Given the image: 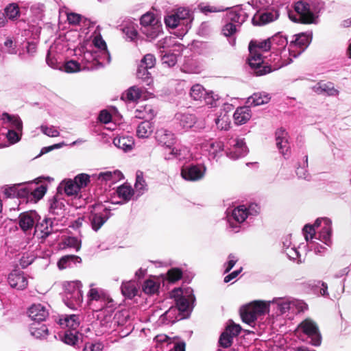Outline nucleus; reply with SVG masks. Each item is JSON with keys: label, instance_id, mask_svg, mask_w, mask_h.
I'll return each instance as SVG.
<instances>
[{"label": "nucleus", "instance_id": "obj_1", "mask_svg": "<svg viewBox=\"0 0 351 351\" xmlns=\"http://www.w3.org/2000/svg\"><path fill=\"white\" fill-rule=\"evenodd\" d=\"M270 49H271V45L269 38L252 40L250 43L248 62L256 75H263L271 72V69L268 66L263 65V53L267 52Z\"/></svg>", "mask_w": 351, "mask_h": 351}, {"label": "nucleus", "instance_id": "obj_2", "mask_svg": "<svg viewBox=\"0 0 351 351\" xmlns=\"http://www.w3.org/2000/svg\"><path fill=\"white\" fill-rule=\"evenodd\" d=\"M91 42V49H89V54L95 63L93 65L98 64L101 66L109 64L110 62V56L108 50L107 44L103 38L99 26H97L95 30L92 33L89 38Z\"/></svg>", "mask_w": 351, "mask_h": 351}, {"label": "nucleus", "instance_id": "obj_3", "mask_svg": "<svg viewBox=\"0 0 351 351\" xmlns=\"http://www.w3.org/2000/svg\"><path fill=\"white\" fill-rule=\"evenodd\" d=\"M269 308L271 306L277 315H283L288 311L292 313H299L307 308V305L302 300L291 298H274L271 301H267Z\"/></svg>", "mask_w": 351, "mask_h": 351}, {"label": "nucleus", "instance_id": "obj_4", "mask_svg": "<svg viewBox=\"0 0 351 351\" xmlns=\"http://www.w3.org/2000/svg\"><path fill=\"white\" fill-rule=\"evenodd\" d=\"M62 301L72 310L78 309L82 303L80 283L78 282H65L63 284Z\"/></svg>", "mask_w": 351, "mask_h": 351}, {"label": "nucleus", "instance_id": "obj_5", "mask_svg": "<svg viewBox=\"0 0 351 351\" xmlns=\"http://www.w3.org/2000/svg\"><path fill=\"white\" fill-rule=\"evenodd\" d=\"M88 184V174L80 173L74 179H64L57 188L58 193H64L67 196L77 195L81 189Z\"/></svg>", "mask_w": 351, "mask_h": 351}, {"label": "nucleus", "instance_id": "obj_6", "mask_svg": "<svg viewBox=\"0 0 351 351\" xmlns=\"http://www.w3.org/2000/svg\"><path fill=\"white\" fill-rule=\"evenodd\" d=\"M322 8V4L313 2L298 1L295 5V10L299 14L300 20L304 23H315Z\"/></svg>", "mask_w": 351, "mask_h": 351}, {"label": "nucleus", "instance_id": "obj_7", "mask_svg": "<svg viewBox=\"0 0 351 351\" xmlns=\"http://www.w3.org/2000/svg\"><path fill=\"white\" fill-rule=\"evenodd\" d=\"M269 311V304L265 301H254L245 306L241 311V316L243 322L252 325L258 316Z\"/></svg>", "mask_w": 351, "mask_h": 351}, {"label": "nucleus", "instance_id": "obj_8", "mask_svg": "<svg viewBox=\"0 0 351 351\" xmlns=\"http://www.w3.org/2000/svg\"><path fill=\"white\" fill-rule=\"evenodd\" d=\"M193 18L190 12L186 8H179L174 14L167 16L165 19V24L167 27L174 29L178 26L184 27L185 32L190 28V24Z\"/></svg>", "mask_w": 351, "mask_h": 351}, {"label": "nucleus", "instance_id": "obj_9", "mask_svg": "<svg viewBox=\"0 0 351 351\" xmlns=\"http://www.w3.org/2000/svg\"><path fill=\"white\" fill-rule=\"evenodd\" d=\"M298 331L303 333L309 339V343L318 346L322 342V335L317 324L311 319L307 318L298 326Z\"/></svg>", "mask_w": 351, "mask_h": 351}, {"label": "nucleus", "instance_id": "obj_10", "mask_svg": "<svg viewBox=\"0 0 351 351\" xmlns=\"http://www.w3.org/2000/svg\"><path fill=\"white\" fill-rule=\"evenodd\" d=\"M171 298H174L178 309L180 311H187L191 303L194 300L193 290L191 288H186L184 290L178 288L174 289L170 293Z\"/></svg>", "mask_w": 351, "mask_h": 351}, {"label": "nucleus", "instance_id": "obj_11", "mask_svg": "<svg viewBox=\"0 0 351 351\" xmlns=\"http://www.w3.org/2000/svg\"><path fill=\"white\" fill-rule=\"evenodd\" d=\"M91 227L93 230L97 231L109 219L110 210L101 203L92 206Z\"/></svg>", "mask_w": 351, "mask_h": 351}, {"label": "nucleus", "instance_id": "obj_12", "mask_svg": "<svg viewBox=\"0 0 351 351\" xmlns=\"http://www.w3.org/2000/svg\"><path fill=\"white\" fill-rule=\"evenodd\" d=\"M206 171L207 168L203 164L189 165L182 168L181 176L186 181L197 182L204 178Z\"/></svg>", "mask_w": 351, "mask_h": 351}, {"label": "nucleus", "instance_id": "obj_13", "mask_svg": "<svg viewBox=\"0 0 351 351\" xmlns=\"http://www.w3.org/2000/svg\"><path fill=\"white\" fill-rule=\"evenodd\" d=\"M228 148L226 155L231 159L237 160L247 155L248 149L243 139L233 138L228 139L227 142Z\"/></svg>", "mask_w": 351, "mask_h": 351}, {"label": "nucleus", "instance_id": "obj_14", "mask_svg": "<svg viewBox=\"0 0 351 351\" xmlns=\"http://www.w3.org/2000/svg\"><path fill=\"white\" fill-rule=\"evenodd\" d=\"M59 230L56 218H45L36 223L34 234L41 239H46L49 235Z\"/></svg>", "mask_w": 351, "mask_h": 351}, {"label": "nucleus", "instance_id": "obj_15", "mask_svg": "<svg viewBox=\"0 0 351 351\" xmlns=\"http://www.w3.org/2000/svg\"><path fill=\"white\" fill-rule=\"evenodd\" d=\"M123 173L119 170L101 171L99 173L89 175V182L96 181L98 184H113L123 178Z\"/></svg>", "mask_w": 351, "mask_h": 351}, {"label": "nucleus", "instance_id": "obj_16", "mask_svg": "<svg viewBox=\"0 0 351 351\" xmlns=\"http://www.w3.org/2000/svg\"><path fill=\"white\" fill-rule=\"evenodd\" d=\"M259 213L256 204H251L248 207L244 205L239 206L232 211L231 217L238 223H243L250 215H256Z\"/></svg>", "mask_w": 351, "mask_h": 351}, {"label": "nucleus", "instance_id": "obj_17", "mask_svg": "<svg viewBox=\"0 0 351 351\" xmlns=\"http://www.w3.org/2000/svg\"><path fill=\"white\" fill-rule=\"evenodd\" d=\"M38 217L36 212H25L19 215V226L24 233L31 234L33 228H35Z\"/></svg>", "mask_w": 351, "mask_h": 351}, {"label": "nucleus", "instance_id": "obj_18", "mask_svg": "<svg viewBox=\"0 0 351 351\" xmlns=\"http://www.w3.org/2000/svg\"><path fill=\"white\" fill-rule=\"evenodd\" d=\"M315 227L322 226V230L319 234V239L327 245L331 244L332 235V221L330 219L318 218L314 223Z\"/></svg>", "mask_w": 351, "mask_h": 351}, {"label": "nucleus", "instance_id": "obj_19", "mask_svg": "<svg viewBox=\"0 0 351 351\" xmlns=\"http://www.w3.org/2000/svg\"><path fill=\"white\" fill-rule=\"evenodd\" d=\"M8 282L11 287L18 290L25 289L28 285L27 278L23 271L13 270L8 277Z\"/></svg>", "mask_w": 351, "mask_h": 351}, {"label": "nucleus", "instance_id": "obj_20", "mask_svg": "<svg viewBox=\"0 0 351 351\" xmlns=\"http://www.w3.org/2000/svg\"><path fill=\"white\" fill-rule=\"evenodd\" d=\"M28 315L34 323L45 321L49 316L46 306L41 304H34L28 309Z\"/></svg>", "mask_w": 351, "mask_h": 351}, {"label": "nucleus", "instance_id": "obj_21", "mask_svg": "<svg viewBox=\"0 0 351 351\" xmlns=\"http://www.w3.org/2000/svg\"><path fill=\"white\" fill-rule=\"evenodd\" d=\"M278 16V12L276 9L272 8L263 13L255 14L252 21L254 25H264L276 21Z\"/></svg>", "mask_w": 351, "mask_h": 351}, {"label": "nucleus", "instance_id": "obj_22", "mask_svg": "<svg viewBox=\"0 0 351 351\" xmlns=\"http://www.w3.org/2000/svg\"><path fill=\"white\" fill-rule=\"evenodd\" d=\"M202 147L208 152L213 158H217L222 155L224 149V145L222 141L210 139L202 144Z\"/></svg>", "mask_w": 351, "mask_h": 351}, {"label": "nucleus", "instance_id": "obj_23", "mask_svg": "<svg viewBox=\"0 0 351 351\" xmlns=\"http://www.w3.org/2000/svg\"><path fill=\"white\" fill-rule=\"evenodd\" d=\"M276 145L280 153L285 157L289 154V143L288 133L283 129H278L276 132Z\"/></svg>", "mask_w": 351, "mask_h": 351}, {"label": "nucleus", "instance_id": "obj_24", "mask_svg": "<svg viewBox=\"0 0 351 351\" xmlns=\"http://www.w3.org/2000/svg\"><path fill=\"white\" fill-rule=\"evenodd\" d=\"M156 139L165 149H171V146H173L176 142L174 134L164 128L157 130Z\"/></svg>", "mask_w": 351, "mask_h": 351}, {"label": "nucleus", "instance_id": "obj_25", "mask_svg": "<svg viewBox=\"0 0 351 351\" xmlns=\"http://www.w3.org/2000/svg\"><path fill=\"white\" fill-rule=\"evenodd\" d=\"M1 120L3 123L10 129L17 130L22 132L23 130V122L21 118L18 115H12L7 112H3L1 115Z\"/></svg>", "mask_w": 351, "mask_h": 351}, {"label": "nucleus", "instance_id": "obj_26", "mask_svg": "<svg viewBox=\"0 0 351 351\" xmlns=\"http://www.w3.org/2000/svg\"><path fill=\"white\" fill-rule=\"evenodd\" d=\"M247 17L248 14L245 9L241 7H237L228 13V18L231 23L237 24L239 27Z\"/></svg>", "mask_w": 351, "mask_h": 351}, {"label": "nucleus", "instance_id": "obj_27", "mask_svg": "<svg viewBox=\"0 0 351 351\" xmlns=\"http://www.w3.org/2000/svg\"><path fill=\"white\" fill-rule=\"evenodd\" d=\"M62 328H68L67 330H77L80 325L79 317L77 315H61L58 322Z\"/></svg>", "mask_w": 351, "mask_h": 351}, {"label": "nucleus", "instance_id": "obj_28", "mask_svg": "<svg viewBox=\"0 0 351 351\" xmlns=\"http://www.w3.org/2000/svg\"><path fill=\"white\" fill-rule=\"evenodd\" d=\"M60 194L58 193L49 201V213L53 215H62L64 211V202L60 197Z\"/></svg>", "mask_w": 351, "mask_h": 351}, {"label": "nucleus", "instance_id": "obj_29", "mask_svg": "<svg viewBox=\"0 0 351 351\" xmlns=\"http://www.w3.org/2000/svg\"><path fill=\"white\" fill-rule=\"evenodd\" d=\"M252 117V112L248 106L237 108L235 110L233 118L237 125H243L246 123Z\"/></svg>", "mask_w": 351, "mask_h": 351}, {"label": "nucleus", "instance_id": "obj_30", "mask_svg": "<svg viewBox=\"0 0 351 351\" xmlns=\"http://www.w3.org/2000/svg\"><path fill=\"white\" fill-rule=\"evenodd\" d=\"M176 120L182 129L189 130L195 123L196 117L189 113H178L176 115Z\"/></svg>", "mask_w": 351, "mask_h": 351}, {"label": "nucleus", "instance_id": "obj_31", "mask_svg": "<svg viewBox=\"0 0 351 351\" xmlns=\"http://www.w3.org/2000/svg\"><path fill=\"white\" fill-rule=\"evenodd\" d=\"M62 340L68 345H77L80 341L82 342L83 335L77 330H66L62 337Z\"/></svg>", "mask_w": 351, "mask_h": 351}, {"label": "nucleus", "instance_id": "obj_32", "mask_svg": "<svg viewBox=\"0 0 351 351\" xmlns=\"http://www.w3.org/2000/svg\"><path fill=\"white\" fill-rule=\"evenodd\" d=\"M271 99L270 95L265 92L256 93L249 97L247 103L253 106L267 104Z\"/></svg>", "mask_w": 351, "mask_h": 351}, {"label": "nucleus", "instance_id": "obj_33", "mask_svg": "<svg viewBox=\"0 0 351 351\" xmlns=\"http://www.w3.org/2000/svg\"><path fill=\"white\" fill-rule=\"evenodd\" d=\"M113 143L119 149H123L124 152H128L132 149L134 141L133 138L130 136H119L114 138Z\"/></svg>", "mask_w": 351, "mask_h": 351}, {"label": "nucleus", "instance_id": "obj_34", "mask_svg": "<svg viewBox=\"0 0 351 351\" xmlns=\"http://www.w3.org/2000/svg\"><path fill=\"white\" fill-rule=\"evenodd\" d=\"M314 90L318 94H324L328 96L337 95L339 91L335 88L332 83H317L314 86Z\"/></svg>", "mask_w": 351, "mask_h": 351}, {"label": "nucleus", "instance_id": "obj_35", "mask_svg": "<svg viewBox=\"0 0 351 351\" xmlns=\"http://www.w3.org/2000/svg\"><path fill=\"white\" fill-rule=\"evenodd\" d=\"M271 48L277 51L285 50L288 44L287 38L281 33H278L271 38H269Z\"/></svg>", "mask_w": 351, "mask_h": 351}, {"label": "nucleus", "instance_id": "obj_36", "mask_svg": "<svg viewBox=\"0 0 351 351\" xmlns=\"http://www.w3.org/2000/svg\"><path fill=\"white\" fill-rule=\"evenodd\" d=\"M30 333L36 339H45L49 335V330L46 325H40L38 322L33 323L30 326Z\"/></svg>", "mask_w": 351, "mask_h": 351}, {"label": "nucleus", "instance_id": "obj_37", "mask_svg": "<svg viewBox=\"0 0 351 351\" xmlns=\"http://www.w3.org/2000/svg\"><path fill=\"white\" fill-rule=\"evenodd\" d=\"M81 262L80 257L75 255H66L62 256L58 262V267L60 269H64L71 267L77 263Z\"/></svg>", "mask_w": 351, "mask_h": 351}, {"label": "nucleus", "instance_id": "obj_38", "mask_svg": "<svg viewBox=\"0 0 351 351\" xmlns=\"http://www.w3.org/2000/svg\"><path fill=\"white\" fill-rule=\"evenodd\" d=\"M141 31L147 38L153 40L156 38L162 32V25L160 21L152 24V25L141 27Z\"/></svg>", "mask_w": 351, "mask_h": 351}, {"label": "nucleus", "instance_id": "obj_39", "mask_svg": "<svg viewBox=\"0 0 351 351\" xmlns=\"http://www.w3.org/2000/svg\"><path fill=\"white\" fill-rule=\"evenodd\" d=\"M87 61L82 59L81 62L75 60H69L64 63L63 65V69L66 73H75L78 72L86 67Z\"/></svg>", "mask_w": 351, "mask_h": 351}, {"label": "nucleus", "instance_id": "obj_40", "mask_svg": "<svg viewBox=\"0 0 351 351\" xmlns=\"http://www.w3.org/2000/svg\"><path fill=\"white\" fill-rule=\"evenodd\" d=\"M311 34L301 33L295 35L293 41L304 51L311 42Z\"/></svg>", "mask_w": 351, "mask_h": 351}, {"label": "nucleus", "instance_id": "obj_41", "mask_svg": "<svg viewBox=\"0 0 351 351\" xmlns=\"http://www.w3.org/2000/svg\"><path fill=\"white\" fill-rule=\"evenodd\" d=\"M117 193L118 196L126 202L130 200L133 196L134 190L131 186L125 184L117 188Z\"/></svg>", "mask_w": 351, "mask_h": 351}, {"label": "nucleus", "instance_id": "obj_42", "mask_svg": "<svg viewBox=\"0 0 351 351\" xmlns=\"http://www.w3.org/2000/svg\"><path fill=\"white\" fill-rule=\"evenodd\" d=\"M152 130V125L149 121H143L137 127L136 134L139 138H147Z\"/></svg>", "mask_w": 351, "mask_h": 351}, {"label": "nucleus", "instance_id": "obj_43", "mask_svg": "<svg viewBox=\"0 0 351 351\" xmlns=\"http://www.w3.org/2000/svg\"><path fill=\"white\" fill-rule=\"evenodd\" d=\"M205 95H206V90L202 85L197 84L191 88L190 96L193 100L201 101Z\"/></svg>", "mask_w": 351, "mask_h": 351}, {"label": "nucleus", "instance_id": "obj_44", "mask_svg": "<svg viewBox=\"0 0 351 351\" xmlns=\"http://www.w3.org/2000/svg\"><path fill=\"white\" fill-rule=\"evenodd\" d=\"M137 289L135 282L128 281L123 282L121 285V292L125 296L132 298L137 293Z\"/></svg>", "mask_w": 351, "mask_h": 351}, {"label": "nucleus", "instance_id": "obj_45", "mask_svg": "<svg viewBox=\"0 0 351 351\" xmlns=\"http://www.w3.org/2000/svg\"><path fill=\"white\" fill-rule=\"evenodd\" d=\"M36 45L32 42L27 43L24 49L19 52V56L21 60H26L29 57H32L36 52Z\"/></svg>", "mask_w": 351, "mask_h": 351}, {"label": "nucleus", "instance_id": "obj_46", "mask_svg": "<svg viewBox=\"0 0 351 351\" xmlns=\"http://www.w3.org/2000/svg\"><path fill=\"white\" fill-rule=\"evenodd\" d=\"M148 69L147 67L139 65L136 72V77L145 82L146 85L150 86L153 83V80Z\"/></svg>", "mask_w": 351, "mask_h": 351}, {"label": "nucleus", "instance_id": "obj_47", "mask_svg": "<svg viewBox=\"0 0 351 351\" xmlns=\"http://www.w3.org/2000/svg\"><path fill=\"white\" fill-rule=\"evenodd\" d=\"M217 127L221 130H228L230 125V119L229 115L226 112H221L215 119Z\"/></svg>", "mask_w": 351, "mask_h": 351}, {"label": "nucleus", "instance_id": "obj_48", "mask_svg": "<svg viewBox=\"0 0 351 351\" xmlns=\"http://www.w3.org/2000/svg\"><path fill=\"white\" fill-rule=\"evenodd\" d=\"M164 158L167 160H170L175 158H178L180 160L183 159L184 156H182L181 149H178L173 145L171 146V149H165Z\"/></svg>", "mask_w": 351, "mask_h": 351}, {"label": "nucleus", "instance_id": "obj_49", "mask_svg": "<svg viewBox=\"0 0 351 351\" xmlns=\"http://www.w3.org/2000/svg\"><path fill=\"white\" fill-rule=\"evenodd\" d=\"M107 299L108 297L103 290L97 288H91L89 290V300H95L105 302Z\"/></svg>", "mask_w": 351, "mask_h": 351}, {"label": "nucleus", "instance_id": "obj_50", "mask_svg": "<svg viewBox=\"0 0 351 351\" xmlns=\"http://www.w3.org/2000/svg\"><path fill=\"white\" fill-rule=\"evenodd\" d=\"M34 183H19L18 184L19 197H27L31 195Z\"/></svg>", "mask_w": 351, "mask_h": 351}, {"label": "nucleus", "instance_id": "obj_51", "mask_svg": "<svg viewBox=\"0 0 351 351\" xmlns=\"http://www.w3.org/2000/svg\"><path fill=\"white\" fill-rule=\"evenodd\" d=\"M158 289L159 284L154 280H147L143 286V291L147 294H154Z\"/></svg>", "mask_w": 351, "mask_h": 351}, {"label": "nucleus", "instance_id": "obj_52", "mask_svg": "<svg viewBox=\"0 0 351 351\" xmlns=\"http://www.w3.org/2000/svg\"><path fill=\"white\" fill-rule=\"evenodd\" d=\"M5 14L9 19H16L19 15V9L18 5L15 3H12L8 5L5 8Z\"/></svg>", "mask_w": 351, "mask_h": 351}, {"label": "nucleus", "instance_id": "obj_53", "mask_svg": "<svg viewBox=\"0 0 351 351\" xmlns=\"http://www.w3.org/2000/svg\"><path fill=\"white\" fill-rule=\"evenodd\" d=\"M199 9L202 12L206 14L208 13L220 12L225 10V8L222 6H215L205 3L199 4Z\"/></svg>", "mask_w": 351, "mask_h": 351}, {"label": "nucleus", "instance_id": "obj_54", "mask_svg": "<svg viewBox=\"0 0 351 351\" xmlns=\"http://www.w3.org/2000/svg\"><path fill=\"white\" fill-rule=\"evenodd\" d=\"M158 19L154 16V14L147 12L143 14L141 19V24L142 27L152 25V24L158 22Z\"/></svg>", "mask_w": 351, "mask_h": 351}, {"label": "nucleus", "instance_id": "obj_55", "mask_svg": "<svg viewBox=\"0 0 351 351\" xmlns=\"http://www.w3.org/2000/svg\"><path fill=\"white\" fill-rule=\"evenodd\" d=\"M239 27L231 22L226 23L222 28V33L226 37H233Z\"/></svg>", "mask_w": 351, "mask_h": 351}, {"label": "nucleus", "instance_id": "obj_56", "mask_svg": "<svg viewBox=\"0 0 351 351\" xmlns=\"http://www.w3.org/2000/svg\"><path fill=\"white\" fill-rule=\"evenodd\" d=\"M287 256L293 261H296L298 263L302 262V258H301V256L300 254V252H298V249L293 246L291 247H285V252Z\"/></svg>", "mask_w": 351, "mask_h": 351}, {"label": "nucleus", "instance_id": "obj_57", "mask_svg": "<svg viewBox=\"0 0 351 351\" xmlns=\"http://www.w3.org/2000/svg\"><path fill=\"white\" fill-rule=\"evenodd\" d=\"M219 98L218 95L215 94L214 92L206 91V95L204 97L203 100L205 101L206 105L213 108L217 106V101L219 100Z\"/></svg>", "mask_w": 351, "mask_h": 351}, {"label": "nucleus", "instance_id": "obj_58", "mask_svg": "<svg viewBox=\"0 0 351 351\" xmlns=\"http://www.w3.org/2000/svg\"><path fill=\"white\" fill-rule=\"evenodd\" d=\"M142 90L137 86L130 88L127 92V97L130 101H136L141 97Z\"/></svg>", "mask_w": 351, "mask_h": 351}, {"label": "nucleus", "instance_id": "obj_59", "mask_svg": "<svg viewBox=\"0 0 351 351\" xmlns=\"http://www.w3.org/2000/svg\"><path fill=\"white\" fill-rule=\"evenodd\" d=\"M40 128L44 134L49 137H56L60 135L58 130L53 125L47 126L46 125H42Z\"/></svg>", "mask_w": 351, "mask_h": 351}, {"label": "nucleus", "instance_id": "obj_60", "mask_svg": "<svg viewBox=\"0 0 351 351\" xmlns=\"http://www.w3.org/2000/svg\"><path fill=\"white\" fill-rule=\"evenodd\" d=\"M177 62V56L173 53H165L162 56V63L168 67L173 66Z\"/></svg>", "mask_w": 351, "mask_h": 351}, {"label": "nucleus", "instance_id": "obj_61", "mask_svg": "<svg viewBox=\"0 0 351 351\" xmlns=\"http://www.w3.org/2000/svg\"><path fill=\"white\" fill-rule=\"evenodd\" d=\"M146 186L145 181L143 177V173L137 172L136 182L134 184L136 190L142 193L146 189Z\"/></svg>", "mask_w": 351, "mask_h": 351}, {"label": "nucleus", "instance_id": "obj_62", "mask_svg": "<svg viewBox=\"0 0 351 351\" xmlns=\"http://www.w3.org/2000/svg\"><path fill=\"white\" fill-rule=\"evenodd\" d=\"M34 186H32V191L31 192V195L34 197L40 199H41L45 194L47 189L45 186L40 185L36 186V184H34Z\"/></svg>", "mask_w": 351, "mask_h": 351}, {"label": "nucleus", "instance_id": "obj_63", "mask_svg": "<svg viewBox=\"0 0 351 351\" xmlns=\"http://www.w3.org/2000/svg\"><path fill=\"white\" fill-rule=\"evenodd\" d=\"M315 228H316L314 225H306L302 231L303 234L304 236L305 240L307 242H309L310 240H312L315 234Z\"/></svg>", "mask_w": 351, "mask_h": 351}, {"label": "nucleus", "instance_id": "obj_64", "mask_svg": "<svg viewBox=\"0 0 351 351\" xmlns=\"http://www.w3.org/2000/svg\"><path fill=\"white\" fill-rule=\"evenodd\" d=\"M288 51L289 56L294 58L299 56L303 52L302 49L293 40H291L289 45Z\"/></svg>", "mask_w": 351, "mask_h": 351}]
</instances>
